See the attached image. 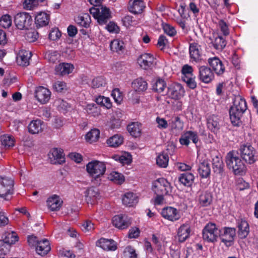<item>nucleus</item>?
<instances>
[{
	"label": "nucleus",
	"instance_id": "1",
	"mask_svg": "<svg viewBox=\"0 0 258 258\" xmlns=\"http://www.w3.org/2000/svg\"><path fill=\"white\" fill-rule=\"evenodd\" d=\"M225 161L227 167L232 169L235 175H243L246 170L245 164L238 156V153L231 151L227 153L225 157Z\"/></svg>",
	"mask_w": 258,
	"mask_h": 258
},
{
	"label": "nucleus",
	"instance_id": "2",
	"mask_svg": "<svg viewBox=\"0 0 258 258\" xmlns=\"http://www.w3.org/2000/svg\"><path fill=\"white\" fill-rule=\"evenodd\" d=\"M86 170L89 175L94 178L92 180L96 185H100V177L103 176L106 171V166L104 162L98 160H93L86 165Z\"/></svg>",
	"mask_w": 258,
	"mask_h": 258
},
{
	"label": "nucleus",
	"instance_id": "3",
	"mask_svg": "<svg viewBox=\"0 0 258 258\" xmlns=\"http://www.w3.org/2000/svg\"><path fill=\"white\" fill-rule=\"evenodd\" d=\"M89 11L100 25L106 24L111 17L110 10L102 6L92 7L90 9Z\"/></svg>",
	"mask_w": 258,
	"mask_h": 258
},
{
	"label": "nucleus",
	"instance_id": "4",
	"mask_svg": "<svg viewBox=\"0 0 258 258\" xmlns=\"http://www.w3.org/2000/svg\"><path fill=\"white\" fill-rule=\"evenodd\" d=\"M221 230L219 229L215 223H208L203 230V237L204 240L210 242L217 241Z\"/></svg>",
	"mask_w": 258,
	"mask_h": 258
},
{
	"label": "nucleus",
	"instance_id": "5",
	"mask_svg": "<svg viewBox=\"0 0 258 258\" xmlns=\"http://www.w3.org/2000/svg\"><path fill=\"white\" fill-rule=\"evenodd\" d=\"M240 155L245 162L251 164L256 161V150L250 144L241 145L239 149Z\"/></svg>",
	"mask_w": 258,
	"mask_h": 258
},
{
	"label": "nucleus",
	"instance_id": "6",
	"mask_svg": "<svg viewBox=\"0 0 258 258\" xmlns=\"http://www.w3.org/2000/svg\"><path fill=\"white\" fill-rule=\"evenodd\" d=\"M152 190L155 194L169 195L172 192V187L166 179L160 178L153 182Z\"/></svg>",
	"mask_w": 258,
	"mask_h": 258
},
{
	"label": "nucleus",
	"instance_id": "7",
	"mask_svg": "<svg viewBox=\"0 0 258 258\" xmlns=\"http://www.w3.org/2000/svg\"><path fill=\"white\" fill-rule=\"evenodd\" d=\"M14 180L6 177H0V198L8 200V197L13 194Z\"/></svg>",
	"mask_w": 258,
	"mask_h": 258
},
{
	"label": "nucleus",
	"instance_id": "8",
	"mask_svg": "<svg viewBox=\"0 0 258 258\" xmlns=\"http://www.w3.org/2000/svg\"><path fill=\"white\" fill-rule=\"evenodd\" d=\"M14 23L18 29H28L32 23V18L28 13H19L15 16Z\"/></svg>",
	"mask_w": 258,
	"mask_h": 258
},
{
	"label": "nucleus",
	"instance_id": "9",
	"mask_svg": "<svg viewBox=\"0 0 258 258\" xmlns=\"http://www.w3.org/2000/svg\"><path fill=\"white\" fill-rule=\"evenodd\" d=\"M184 89L180 84L173 83L167 87L166 95L170 98L178 100L184 96Z\"/></svg>",
	"mask_w": 258,
	"mask_h": 258
},
{
	"label": "nucleus",
	"instance_id": "10",
	"mask_svg": "<svg viewBox=\"0 0 258 258\" xmlns=\"http://www.w3.org/2000/svg\"><path fill=\"white\" fill-rule=\"evenodd\" d=\"M236 235V229L234 228L224 227L219 233V237L222 242L228 246H230L234 241Z\"/></svg>",
	"mask_w": 258,
	"mask_h": 258
},
{
	"label": "nucleus",
	"instance_id": "11",
	"mask_svg": "<svg viewBox=\"0 0 258 258\" xmlns=\"http://www.w3.org/2000/svg\"><path fill=\"white\" fill-rule=\"evenodd\" d=\"M198 78L201 82L208 84L214 80V74L211 68L208 67L199 66Z\"/></svg>",
	"mask_w": 258,
	"mask_h": 258
},
{
	"label": "nucleus",
	"instance_id": "12",
	"mask_svg": "<svg viewBox=\"0 0 258 258\" xmlns=\"http://www.w3.org/2000/svg\"><path fill=\"white\" fill-rule=\"evenodd\" d=\"M112 222L113 226L120 229H126L131 224V219L125 215L114 216Z\"/></svg>",
	"mask_w": 258,
	"mask_h": 258
},
{
	"label": "nucleus",
	"instance_id": "13",
	"mask_svg": "<svg viewBox=\"0 0 258 258\" xmlns=\"http://www.w3.org/2000/svg\"><path fill=\"white\" fill-rule=\"evenodd\" d=\"M35 96L39 102L45 104L50 98L51 92L46 88L39 86L35 90Z\"/></svg>",
	"mask_w": 258,
	"mask_h": 258
},
{
	"label": "nucleus",
	"instance_id": "14",
	"mask_svg": "<svg viewBox=\"0 0 258 258\" xmlns=\"http://www.w3.org/2000/svg\"><path fill=\"white\" fill-rule=\"evenodd\" d=\"M209 39L210 40V43L216 50H222L226 45L225 39L217 33H213Z\"/></svg>",
	"mask_w": 258,
	"mask_h": 258
},
{
	"label": "nucleus",
	"instance_id": "15",
	"mask_svg": "<svg viewBox=\"0 0 258 258\" xmlns=\"http://www.w3.org/2000/svg\"><path fill=\"white\" fill-rule=\"evenodd\" d=\"M161 215L164 218L171 221H176L180 217L177 210L171 207L163 208L161 212Z\"/></svg>",
	"mask_w": 258,
	"mask_h": 258
},
{
	"label": "nucleus",
	"instance_id": "16",
	"mask_svg": "<svg viewBox=\"0 0 258 258\" xmlns=\"http://www.w3.org/2000/svg\"><path fill=\"white\" fill-rule=\"evenodd\" d=\"M198 172L202 178H207L211 173V168L209 161L207 158H202L199 161Z\"/></svg>",
	"mask_w": 258,
	"mask_h": 258
},
{
	"label": "nucleus",
	"instance_id": "17",
	"mask_svg": "<svg viewBox=\"0 0 258 258\" xmlns=\"http://www.w3.org/2000/svg\"><path fill=\"white\" fill-rule=\"evenodd\" d=\"M154 60V56L150 53H144L140 55L137 60L138 64L145 70L151 68Z\"/></svg>",
	"mask_w": 258,
	"mask_h": 258
},
{
	"label": "nucleus",
	"instance_id": "18",
	"mask_svg": "<svg viewBox=\"0 0 258 258\" xmlns=\"http://www.w3.org/2000/svg\"><path fill=\"white\" fill-rule=\"evenodd\" d=\"M208 63L212 68L213 71L218 76L223 74L225 71V67L217 57L209 58L208 59Z\"/></svg>",
	"mask_w": 258,
	"mask_h": 258
},
{
	"label": "nucleus",
	"instance_id": "19",
	"mask_svg": "<svg viewBox=\"0 0 258 258\" xmlns=\"http://www.w3.org/2000/svg\"><path fill=\"white\" fill-rule=\"evenodd\" d=\"M48 156L52 164H60L64 162L63 151L60 149H52L48 154Z\"/></svg>",
	"mask_w": 258,
	"mask_h": 258
},
{
	"label": "nucleus",
	"instance_id": "20",
	"mask_svg": "<svg viewBox=\"0 0 258 258\" xmlns=\"http://www.w3.org/2000/svg\"><path fill=\"white\" fill-rule=\"evenodd\" d=\"M201 47L196 42L190 43L189 52L190 58L196 62H200L203 59L201 55Z\"/></svg>",
	"mask_w": 258,
	"mask_h": 258
},
{
	"label": "nucleus",
	"instance_id": "21",
	"mask_svg": "<svg viewBox=\"0 0 258 258\" xmlns=\"http://www.w3.org/2000/svg\"><path fill=\"white\" fill-rule=\"evenodd\" d=\"M62 201L58 196L53 195L48 198L47 205L48 208L52 211H58L62 204Z\"/></svg>",
	"mask_w": 258,
	"mask_h": 258
},
{
	"label": "nucleus",
	"instance_id": "22",
	"mask_svg": "<svg viewBox=\"0 0 258 258\" xmlns=\"http://www.w3.org/2000/svg\"><path fill=\"white\" fill-rule=\"evenodd\" d=\"M32 56L31 51L26 50H21L19 51L17 57V63L20 66H28L29 64V60Z\"/></svg>",
	"mask_w": 258,
	"mask_h": 258
},
{
	"label": "nucleus",
	"instance_id": "23",
	"mask_svg": "<svg viewBox=\"0 0 258 258\" xmlns=\"http://www.w3.org/2000/svg\"><path fill=\"white\" fill-rule=\"evenodd\" d=\"M96 245L105 250L114 251L117 248L116 243L114 240L104 238L98 240Z\"/></svg>",
	"mask_w": 258,
	"mask_h": 258
},
{
	"label": "nucleus",
	"instance_id": "24",
	"mask_svg": "<svg viewBox=\"0 0 258 258\" xmlns=\"http://www.w3.org/2000/svg\"><path fill=\"white\" fill-rule=\"evenodd\" d=\"M74 69V66L70 63H60L55 68V74L60 76H64L71 73Z\"/></svg>",
	"mask_w": 258,
	"mask_h": 258
},
{
	"label": "nucleus",
	"instance_id": "25",
	"mask_svg": "<svg viewBox=\"0 0 258 258\" xmlns=\"http://www.w3.org/2000/svg\"><path fill=\"white\" fill-rule=\"evenodd\" d=\"M238 235L240 238H245L249 232V225L246 221L240 219L237 220Z\"/></svg>",
	"mask_w": 258,
	"mask_h": 258
},
{
	"label": "nucleus",
	"instance_id": "26",
	"mask_svg": "<svg viewBox=\"0 0 258 258\" xmlns=\"http://www.w3.org/2000/svg\"><path fill=\"white\" fill-rule=\"evenodd\" d=\"M190 232V227L188 223H184L181 225L177 231L179 241L180 242L185 241L189 237Z\"/></svg>",
	"mask_w": 258,
	"mask_h": 258
},
{
	"label": "nucleus",
	"instance_id": "27",
	"mask_svg": "<svg viewBox=\"0 0 258 258\" xmlns=\"http://www.w3.org/2000/svg\"><path fill=\"white\" fill-rule=\"evenodd\" d=\"M50 21V15L45 12L38 13L35 18V23L37 28L47 26Z\"/></svg>",
	"mask_w": 258,
	"mask_h": 258
},
{
	"label": "nucleus",
	"instance_id": "28",
	"mask_svg": "<svg viewBox=\"0 0 258 258\" xmlns=\"http://www.w3.org/2000/svg\"><path fill=\"white\" fill-rule=\"evenodd\" d=\"M189 137H192V138H194L193 143L194 144H196L198 142L199 138L197 133L189 131L186 132L183 135H181V137L179 139V143L182 145H185L187 146L190 143V141L189 140Z\"/></svg>",
	"mask_w": 258,
	"mask_h": 258
},
{
	"label": "nucleus",
	"instance_id": "29",
	"mask_svg": "<svg viewBox=\"0 0 258 258\" xmlns=\"http://www.w3.org/2000/svg\"><path fill=\"white\" fill-rule=\"evenodd\" d=\"M169 125L173 134H179L183 128V122L178 116L172 117L169 122Z\"/></svg>",
	"mask_w": 258,
	"mask_h": 258
},
{
	"label": "nucleus",
	"instance_id": "30",
	"mask_svg": "<svg viewBox=\"0 0 258 258\" xmlns=\"http://www.w3.org/2000/svg\"><path fill=\"white\" fill-rule=\"evenodd\" d=\"M145 8V4L142 0H134L128 7L129 11L134 14L142 13Z\"/></svg>",
	"mask_w": 258,
	"mask_h": 258
},
{
	"label": "nucleus",
	"instance_id": "31",
	"mask_svg": "<svg viewBox=\"0 0 258 258\" xmlns=\"http://www.w3.org/2000/svg\"><path fill=\"white\" fill-rule=\"evenodd\" d=\"M122 202L123 204L127 206H134L138 202V196L133 192H126L123 195Z\"/></svg>",
	"mask_w": 258,
	"mask_h": 258
},
{
	"label": "nucleus",
	"instance_id": "32",
	"mask_svg": "<svg viewBox=\"0 0 258 258\" xmlns=\"http://www.w3.org/2000/svg\"><path fill=\"white\" fill-rule=\"evenodd\" d=\"M49 241L46 239L40 240L36 247L37 252L42 256L46 254L50 250Z\"/></svg>",
	"mask_w": 258,
	"mask_h": 258
},
{
	"label": "nucleus",
	"instance_id": "33",
	"mask_svg": "<svg viewBox=\"0 0 258 258\" xmlns=\"http://www.w3.org/2000/svg\"><path fill=\"white\" fill-rule=\"evenodd\" d=\"M207 126L212 132H217L219 128V118L218 116L211 115L207 118Z\"/></svg>",
	"mask_w": 258,
	"mask_h": 258
},
{
	"label": "nucleus",
	"instance_id": "34",
	"mask_svg": "<svg viewBox=\"0 0 258 258\" xmlns=\"http://www.w3.org/2000/svg\"><path fill=\"white\" fill-rule=\"evenodd\" d=\"M98 189L92 187L87 189L86 191V201L88 203L93 204L99 197Z\"/></svg>",
	"mask_w": 258,
	"mask_h": 258
},
{
	"label": "nucleus",
	"instance_id": "35",
	"mask_svg": "<svg viewBox=\"0 0 258 258\" xmlns=\"http://www.w3.org/2000/svg\"><path fill=\"white\" fill-rule=\"evenodd\" d=\"M133 89L137 92L141 93L146 91L148 88L147 83L142 78H138L132 83Z\"/></svg>",
	"mask_w": 258,
	"mask_h": 258
},
{
	"label": "nucleus",
	"instance_id": "36",
	"mask_svg": "<svg viewBox=\"0 0 258 258\" xmlns=\"http://www.w3.org/2000/svg\"><path fill=\"white\" fill-rule=\"evenodd\" d=\"M244 112L233 108H230L229 115L232 124L234 126H239L241 121L240 118Z\"/></svg>",
	"mask_w": 258,
	"mask_h": 258
},
{
	"label": "nucleus",
	"instance_id": "37",
	"mask_svg": "<svg viewBox=\"0 0 258 258\" xmlns=\"http://www.w3.org/2000/svg\"><path fill=\"white\" fill-rule=\"evenodd\" d=\"M237 109L238 111L244 112L247 109V105L245 100L240 96L235 97L233 100V105L230 108Z\"/></svg>",
	"mask_w": 258,
	"mask_h": 258
},
{
	"label": "nucleus",
	"instance_id": "38",
	"mask_svg": "<svg viewBox=\"0 0 258 258\" xmlns=\"http://www.w3.org/2000/svg\"><path fill=\"white\" fill-rule=\"evenodd\" d=\"M194 178V175L192 173L185 172L180 174L178 180L183 185L189 187L192 184Z\"/></svg>",
	"mask_w": 258,
	"mask_h": 258
},
{
	"label": "nucleus",
	"instance_id": "39",
	"mask_svg": "<svg viewBox=\"0 0 258 258\" xmlns=\"http://www.w3.org/2000/svg\"><path fill=\"white\" fill-rule=\"evenodd\" d=\"M28 128L30 134H38L42 131V122L39 119L33 120L29 123Z\"/></svg>",
	"mask_w": 258,
	"mask_h": 258
},
{
	"label": "nucleus",
	"instance_id": "40",
	"mask_svg": "<svg viewBox=\"0 0 258 258\" xmlns=\"http://www.w3.org/2000/svg\"><path fill=\"white\" fill-rule=\"evenodd\" d=\"M75 20L79 26L86 28L89 27L91 21L90 16L88 14L79 16L75 18Z\"/></svg>",
	"mask_w": 258,
	"mask_h": 258
},
{
	"label": "nucleus",
	"instance_id": "41",
	"mask_svg": "<svg viewBox=\"0 0 258 258\" xmlns=\"http://www.w3.org/2000/svg\"><path fill=\"white\" fill-rule=\"evenodd\" d=\"M213 169L214 172L221 174L223 172L224 164L221 157L216 156L213 158Z\"/></svg>",
	"mask_w": 258,
	"mask_h": 258
},
{
	"label": "nucleus",
	"instance_id": "42",
	"mask_svg": "<svg viewBox=\"0 0 258 258\" xmlns=\"http://www.w3.org/2000/svg\"><path fill=\"white\" fill-rule=\"evenodd\" d=\"M141 126L138 122H132L127 126V131L132 136L137 138L141 134Z\"/></svg>",
	"mask_w": 258,
	"mask_h": 258
},
{
	"label": "nucleus",
	"instance_id": "43",
	"mask_svg": "<svg viewBox=\"0 0 258 258\" xmlns=\"http://www.w3.org/2000/svg\"><path fill=\"white\" fill-rule=\"evenodd\" d=\"M110 49L113 51L118 53H122L124 50L125 46L124 42L119 39H114L112 41L110 44Z\"/></svg>",
	"mask_w": 258,
	"mask_h": 258
},
{
	"label": "nucleus",
	"instance_id": "44",
	"mask_svg": "<svg viewBox=\"0 0 258 258\" xmlns=\"http://www.w3.org/2000/svg\"><path fill=\"white\" fill-rule=\"evenodd\" d=\"M200 205L203 207L209 206L212 202V196L210 192L205 191L201 194L199 198Z\"/></svg>",
	"mask_w": 258,
	"mask_h": 258
},
{
	"label": "nucleus",
	"instance_id": "45",
	"mask_svg": "<svg viewBox=\"0 0 258 258\" xmlns=\"http://www.w3.org/2000/svg\"><path fill=\"white\" fill-rule=\"evenodd\" d=\"M123 140V138L121 136L115 135L107 140V144L109 147L115 148L122 144Z\"/></svg>",
	"mask_w": 258,
	"mask_h": 258
},
{
	"label": "nucleus",
	"instance_id": "46",
	"mask_svg": "<svg viewBox=\"0 0 258 258\" xmlns=\"http://www.w3.org/2000/svg\"><path fill=\"white\" fill-rule=\"evenodd\" d=\"M100 131L99 130L94 128L91 130L86 135V140L87 142L92 143L96 142L99 138Z\"/></svg>",
	"mask_w": 258,
	"mask_h": 258
},
{
	"label": "nucleus",
	"instance_id": "47",
	"mask_svg": "<svg viewBox=\"0 0 258 258\" xmlns=\"http://www.w3.org/2000/svg\"><path fill=\"white\" fill-rule=\"evenodd\" d=\"M113 158L116 161H118L122 164L129 165L132 160V156L128 153H124L122 155L115 156Z\"/></svg>",
	"mask_w": 258,
	"mask_h": 258
},
{
	"label": "nucleus",
	"instance_id": "48",
	"mask_svg": "<svg viewBox=\"0 0 258 258\" xmlns=\"http://www.w3.org/2000/svg\"><path fill=\"white\" fill-rule=\"evenodd\" d=\"M168 161L169 157L167 154H160L156 158V163L160 167H166L168 165Z\"/></svg>",
	"mask_w": 258,
	"mask_h": 258
},
{
	"label": "nucleus",
	"instance_id": "49",
	"mask_svg": "<svg viewBox=\"0 0 258 258\" xmlns=\"http://www.w3.org/2000/svg\"><path fill=\"white\" fill-rule=\"evenodd\" d=\"M108 178L109 180L119 184L122 183L124 180L123 175L116 171L112 172Z\"/></svg>",
	"mask_w": 258,
	"mask_h": 258
},
{
	"label": "nucleus",
	"instance_id": "50",
	"mask_svg": "<svg viewBox=\"0 0 258 258\" xmlns=\"http://www.w3.org/2000/svg\"><path fill=\"white\" fill-rule=\"evenodd\" d=\"M18 239L19 237L17 234L15 232H12L7 233L5 239L2 240L5 241L6 243L9 244L11 247L12 244L18 241Z\"/></svg>",
	"mask_w": 258,
	"mask_h": 258
},
{
	"label": "nucleus",
	"instance_id": "51",
	"mask_svg": "<svg viewBox=\"0 0 258 258\" xmlns=\"http://www.w3.org/2000/svg\"><path fill=\"white\" fill-rule=\"evenodd\" d=\"M2 144L6 148H10L14 145V140L11 136L3 135L1 137Z\"/></svg>",
	"mask_w": 258,
	"mask_h": 258
},
{
	"label": "nucleus",
	"instance_id": "52",
	"mask_svg": "<svg viewBox=\"0 0 258 258\" xmlns=\"http://www.w3.org/2000/svg\"><path fill=\"white\" fill-rule=\"evenodd\" d=\"M106 84V81L103 77H98L92 80L91 85L93 88H100L105 87Z\"/></svg>",
	"mask_w": 258,
	"mask_h": 258
},
{
	"label": "nucleus",
	"instance_id": "53",
	"mask_svg": "<svg viewBox=\"0 0 258 258\" xmlns=\"http://www.w3.org/2000/svg\"><path fill=\"white\" fill-rule=\"evenodd\" d=\"M96 102L102 106L105 107L107 109H109L112 106V103L108 97L104 96H99L96 99Z\"/></svg>",
	"mask_w": 258,
	"mask_h": 258
},
{
	"label": "nucleus",
	"instance_id": "54",
	"mask_svg": "<svg viewBox=\"0 0 258 258\" xmlns=\"http://www.w3.org/2000/svg\"><path fill=\"white\" fill-rule=\"evenodd\" d=\"M12 23L11 17L8 14L4 15L0 18V25L5 28H9Z\"/></svg>",
	"mask_w": 258,
	"mask_h": 258
},
{
	"label": "nucleus",
	"instance_id": "55",
	"mask_svg": "<svg viewBox=\"0 0 258 258\" xmlns=\"http://www.w3.org/2000/svg\"><path fill=\"white\" fill-rule=\"evenodd\" d=\"M162 28L165 33L170 37L174 36L176 34L175 28L167 23H162Z\"/></svg>",
	"mask_w": 258,
	"mask_h": 258
},
{
	"label": "nucleus",
	"instance_id": "56",
	"mask_svg": "<svg viewBox=\"0 0 258 258\" xmlns=\"http://www.w3.org/2000/svg\"><path fill=\"white\" fill-rule=\"evenodd\" d=\"M123 255L124 258H137L135 249L131 246H128L124 249Z\"/></svg>",
	"mask_w": 258,
	"mask_h": 258
},
{
	"label": "nucleus",
	"instance_id": "57",
	"mask_svg": "<svg viewBox=\"0 0 258 258\" xmlns=\"http://www.w3.org/2000/svg\"><path fill=\"white\" fill-rule=\"evenodd\" d=\"M53 88L57 92H62L67 90V85L63 81H57L53 83Z\"/></svg>",
	"mask_w": 258,
	"mask_h": 258
},
{
	"label": "nucleus",
	"instance_id": "58",
	"mask_svg": "<svg viewBox=\"0 0 258 258\" xmlns=\"http://www.w3.org/2000/svg\"><path fill=\"white\" fill-rule=\"evenodd\" d=\"M166 83L165 81L163 80L159 79L153 86V89L156 92L161 93L163 92Z\"/></svg>",
	"mask_w": 258,
	"mask_h": 258
},
{
	"label": "nucleus",
	"instance_id": "59",
	"mask_svg": "<svg viewBox=\"0 0 258 258\" xmlns=\"http://www.w3.org/2000/svg\"><path fill=\"white\" fill-rule=\"evenodd\" d=\"M182 79L190 88L194 89L196 88L197 83L195 81V76H193L189 77H182Z\"/></svg>",
	"mask_w": 258,
	"mask_h": 258
},
{
	"label": "nucleus",
	"instance_id": "60",
	"mask_svg": "<svg viewBox=\"0 0 258 258\" xmlns=\"http://www.w3.org/2000/svg\"><path fill=\"white\" fill-rule=\"evenodd\" d=\"M193 71L194 70L191 66L188 64H184L181 70L182 77H189L193 76Z\"/></svg>",
	"mask_w": 258,
	"mask_h": 258
},
{
	"label": "nucleus",
	"instance_id": "61",
	"mask_svg": "<svg viewBox=\"0 0 258 258\" xmlns=\"http://www.w3.org/2000/svg\"><path fill=\"white\" fill-rule=\"evenodd\" d=\"M45 57L49 62L54 63L58 60L59 53L56 51L50 52L45 54Z\"/></svg>",
	"mask_w": 258,
	"mask_h": 258
},
{
	"label": "nucleus",
	"instance_id": "62",
	"mask_svg": "<svg viewBox=\"0 0 258 258\" xmlns=\"http://www.w3.org/2000/svg\"><path fill=\"white\" fill-rule=\"evenodd\" d=\"M38 4L36 0H25L23 3L24 8L26 10H31L37 7Z\"/></svg>",
	"mask_w": 258,
	"mask_h": 258
},
{
	"label": "nucleus",
	"instance_id": "63",
	"mask_svg": "<svg viewBox=\"0 0 258 258\" xmlns=\"http://www.w3.org/2000/svg\"><path fill=\"white\" fill-rule=\"evenodd\" d=\"M218 26L224 36H226L229 34L228 26L224 20H220L218 22Z\"/></svg>",
	"mask_w": 258,
	"mask_h": 258
},
{
	"label": "nucleus",
	"instance_id": "64",
	"mask_svg": "<svg viewBox=\"0 0 258 258\" xmlns=\"http://www.w3.org/2000/svg\"><path fill=\"white\" fill-rule=\"evenodd\" d=\"M25 37L28 41L30 42H34L37 39L38 33L34 30H32L26 33Z\"/></svg>",
	"mask_w": 258,
	"mask_h": 258
}]
</instances>
